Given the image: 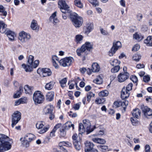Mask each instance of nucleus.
<instances>
[{
	"instance_id": "obj_33",
	"label": "nucleus",
	"mask_w": 152,
	"mask_h": 152,
	"mask_svg": "<svg viewBox=\"0 0 152 152\" xmlns=\"http://www.w3.org/2000/svg\"><path fill=\"white\" fill-rule=\"evenodd\" d=\"M23 91V87L22 86H20L19 87V90L18 91L16 94H14L13 97L15 98H19L22 92Z\"/></svg>"
},
{
	"instance_id": "obj_2",
	"label": "nucleus",
	"mask_w": 152,
	"mask_h": 152,
	"mask_svg": "<svg viewBox=\"0 0 152 152\" xmlns=\"http://www.w3.org/2000/svg\"><path fill=\"white\" fill-rule=\"evenodd\" d=\"M70 17L73 24L76 28L80 27L83 23V18L76 13L70 15Z\"/></svg>"
},
{
	"instance_id": "obj_39",
	"label": "nucleus",
	"mask_w": 152,
	"mask_h": 152,
	"mask_svg": "<svg viewBox=\"0 0 152 152\" xmlns=\"http://www.w3.org/2000/svg\"><path fill=\"white\" fill-rule=\"evenodd\" d=\"M109 94L108 91L107 90L101 91L99 93V96L100 97L106 96Z\"/></svg>"
},
{
	"instance_id": "obj_55",
	"label": "nucleus",
	"mask_w": 152,
	"mask_h": 152,
	"mask_svg": "<svg viewBox=\"0 0 152 152\" xmlns=\"http://www.w3.org/2000/svg\"><path fill=\"white\" fill-rule=\"evenodd\" d=\"M140 48V45L138 44H136L133 47L132 50V51H136L138 50Z\"/></svg>"
},
{
	"instance_id": "obj_12",
	"label": "nucleus",
	"mask_w": 152,
	"mask_h": 152,
	"mask_svg": "<svg viewBox=\"0 0 152 152\" xmlns=\"http://www.w3.org/2000/svg\"><path fill=\"white\" fill-rule=\"evenodd\" d=\"M129 74L128 72L120 73L118 76V81L120 82H123L129 77Z\"/></svg>"
},
{
	"instance_id": "obj_50",
	"label": "nucleus",
	"mask_w": 152,
	"mask_h": 152,
	"mask_svg": "<svg viewBox=\"0 0 152 152\" xmlns=\"http://www.w3.org/2000/svg\"><path fill=\"white\" fill-rule=\"evenodd\" d=\"M100 30L101 33L104 35H109V33L107 31L104 30L103 28H100Z\"/></svg>"
},
{
	"instance_id": "obj_22",
	"label": "nucleus",
	"mask_w": 152,
	"mask_h": 152,
	"mask_svg": "<svg viewBox=\"0 0 152 152\" xmlns=\"http://www.w3.org/2000/svg\"><path fill=\"white\" fill-rule=\"evenodd\" d=\"M25 92L26 94H31L34 88L33 86H29L28 85H26L24 87Z\"/></svg>"
},
{
	"instance_id": "obj_41",
	"label": "nucleus",
	"mask_w": 152,
	"mask_h": 152,
	"mask_svg": "<svg viewBox=\"0 0 152 152\" xmlns=\"http://www.w3.org/2000/svg\"><path fill=\"white\" fill-rule=\"evenodd\" d=\"M67 82V78H65L59 81L61 87L63 88L66 85V83Z\"/></svg>"
},
{
	"instance_id": "obj_63",
	"label": "nucleus",
	"mask_w": 152,
	"mask_h": 152,
	"mask_svg": "<svg viewBox=\"0 0 152 152\" xmlns=\"http://www.w3.org/2000/svg\"><path fill=\"white\" fill-rule=\"evenodd\" d=\"M56 12H55L53 13L50 16V21L51 22H52L53 19L56 18Z\"/></svg>"
},
{
	"instance_id": "obj_38",
	"label": "nucleus",
	"mask_w": 152,
	"mask_h": 152,
	"mask_svg": "<svg viewBox=\"0 0 152 152\" xmlns=\"http://www.w3.org/2000/svg\"><path fill=\"white\" fill-rule=\"evenodd\" d=\"M74 145L75 147V149L77 150H80L81 148L80 146V143L78 141H74L73 142Z\"/></svg>"
},
{
	"instance_id": "obj_18",
	"label": "nucleus",
	"mask_w": 152,
	"mask_h": 152,
	"mask_svg": "<svg viewBox=\"0 0 152 152\" xmlns=\"http://www.w3.org/2000/svg\"><path fill=\"white\" fill-rule=\"evenodd\" d=\"M53 107L51 105H48L46 106L44 109V112L45 114L50 113L53 111Z\"/></svg>"
},
{
	"instance_id": "obj_14",
	"label": "nucleus",
	"mask_w": 152,
	"mask_h": 152,
	"mask_svg": "<svg viewBox=\"0 0 152 152\" xmlns=\"http://www.w3.org/2000/svg\"><path fill=\"white\" fill-rule=\"evenodd\" d=\"M85 152H89L90 150L94 148V145L92 142L87 141L85 143Z\"/></svg>"
},
{
	"instance_id": "obj_45",
	"label": "nucleus",
	"mask_w": 152,
	"mask_h": 152,
	"mask_svg": "<svg viewBox=\"0 0 152 152\" xmlns=\"http://www.w3.org/2000/svg\"><path fill=\"white\" fill-rule=\"evenodd\" d=\"M105 101V99L103 97H102L96 99L95 101V102L97 104H101L104 103Z\"/></svg>"
},
{
	"instance_id": "obj_54",
	"label": "nucleus",
	"mask_w": 152,
	"mask_h": 152,
	"mask_svg": "<svg viewBox=\"0 0 152 152\" xmlns=\"http://www.w3.org/2000/svg\"><path fill=\"white\" fill-rule=\"evenodd\" d=\"M98 147L102 151H103V150H106L108 149V147L106 145H99Z\"/></svg>"
},
{
	"instance_id": "obj_7",
	"label": "nucleus",
	"mask_w": 152,
	"mask_h": 152,
	"mask_svg": "<svg viewBox=\"0 0 152 152\" xmlns=\"http://www.w3.org/2000/svg\"><path fill=\"white\" fill-rule=\"evenodd\" d=\"M121 44L120 41H118L115 43L114 42L112 47L109 51V56H113L118 48H121Z\"/></svg>"
},
{
	"instance_id": "obj_48",
	"label": "nucleus",
	"mask_w": 152,
	"mask_h": 152,
	"mask_svg": "<svg viewBox=\"0 0 152 152\" xmlns=\"http://www.w3.org/2000/svg\"><path fill=\"white\" fill-rule=\"evenodd\" d=\"M59 132H60V134L61 136L64 137L65 136L66 134V132L64 129H63L62 128H60L59 129Z\"/></svg>"
},
{
	"instance_id": "obj_52",
	"label": "nucleus",
	"mask_w": 152,
	"mask_h": 152,
	"mask_svg": "<svg viewBox=\"0 0 152 152\" xmlns=\"http://www.w3.org/2000/svg\"><path fill=\"white\" fill-rule=\"evenodd\" d=\"M66 7V8H60L61 12L64 14L67 13L69 12V11L68 9L69 7L68 6Z\"/></svg>"
},
{
	"instance_id": "obj_37",
	"label": "nucleus",
	"mask_w": 152,
	"mask_h": 152,
	"mask_svg": "<svg viewBox=\"0 0 152 152\" xmlns=\"http://www.w3.org/2000/svg\"><path fill=\"white\" fill-rule=\"evenodd\" d=\"M94 82L97 84H100L102 83V79L100 75H99L96 79L94 80Z\"/></svg>"
},
{
	"instance_id": "obj_17",
	"label": "nucleus",
	"mask_w": 152,
	"mask_h": 152,
	"mask_svg": "<svg viewBox=\"0 0 152 152\" xmlns=\"http://www.w3.org/2000/svg\"><path fill=\"white\" fill-rule=\"evenodd\" d=\"M5 33L10 40H14L15 34L14 32L10 30H7Z\"/></svg>"
},
{
	"instance_id": "obj_60",
	"label": "nucleus",
	"mask_w": 152,
	"mask_h": 152,
	"mask_svg": "<svg viewBox=\"0 0 152 152\" xmlns=\"http://www.w3.org/2000/svg\"><path fill=\"white\" fill-rule=\"evenodd\" d=\"M150 80V77L148 75L144 76L143 77V80L145 82H148Z\"/></svg>"
},
{
	"instance_id": "obj_10",
	"label": "nucleus",
	"mask_w": 152,
	"mask_h": 152,
	"mask_svg": "<svg viewBox=\"0 0 152 152\" xmlns=\"http://www.w3.org/2000/svg\"><path fill=\"white\" fill-rule=\"evenodd\" d=\"M83 125L85 128H86V132L87 134H89L92 132L94 129L96 128L95 126H94V128H91V123L89 120H84L83 121Z\"/></svg>"
},
{
	"instance_id": "obj_44",
	"label": "nucleus",
	"mask_w": 152,
	"mask_h": 152,
	"mask_svg": "<svg viewBox=\"0 0 152 152\" xmlns=\"http://www.w3.org/2000/svg\"><path fill=\"white\" fill-rule=\"evenodd\" d=\"M95 96V94H93L91 92H89L87 94V101L89 102L91 97H94Z\"/></svg>"
},
{
	"instance_id": "obj_13",
	"label": "nucleus",
	"mask_w": 152,
	"mask_h": 152,
	"mask_svg": "<svg viewBox=\"0 0 152 152\" xmlns=\"http://www.w3.org/2000/svg\"><path fill=\"white\" fill-rule=\"evenodd\" d=\"M129 92L127 91L124 87L122 88L121 93V98L123 99H125L129 97Z\"/></svg>"
},
{
	"instance_id": "obj_40",
	"label": "nucleus",
	"mask_w": 152,
	"mask_h": 152,
	"mask_svg": "<svg viewBox=\"0 0 152 152\" xmlns=\"http://www.w3.org/2000/svg\"><path fill=\"white\" fill-rule=\"evenodd\" d=\"M130 120L132 124L134 126H137L139 124V122L136 118H130Z\"/></svg>"
},
{
	"instance_id": "obj_57",
	"label": "nucleus",
	"mask_w": 152,
	"mask_h": 152,
	"mask_svg": "<svg viewBox=\"0 0 152 152\" xmlns=\"http://www.w3.org/2000/svg\"><path fill=\"white\" fill-rule=\"evenodd\" d=\"M39 63V61L38 60H35L34 62L32 63L33 67L34 68H36L38 65Z\"/></svg>"
},
{
	"instance_id": "obj_11",
	"label": "nucleus",
	"mask_w": 152,
	"mask_h": 152,
	"mask_svg": "<svg viewBox=\"0 0 152 152\" xmlns=\"http://www.w3.org/2000/svg\"><path fill=\"white\" fill-rule=\"evenodd\" d=\"M141 109L144 115L147 118H148L149 116H152V110L147 107L142 106Z\"/></svg>"
},
{
	"instance_id": "obj_30",
	"label": "nucleus",
	"mask_w": 152,
	"mask_h": 152,
	"mask_svg": "<svg viewBox=\"0 0 152 152\" xmlns=\"http://www.w3.org/2000/svg\"><path fill=\"white\" fill-rule=\"evenodd\" d=\"M144 42L148 46H152V36L148 37L144 41Z\"/></svg>"
},
{
	"instance_id": "obj_64",
	"label": "nucleus",
	"mask_w": 152,
	"mask_h": 152,
	"mask_svg": "<svg viewBox=\"0 0 152 152\" xmlns=\"http://www.w3.org/2000/svg\"><path fill=\"white\" fill-rule=\"evenodd\" d=\"M136 17L137 20L139 21H140L142 19V14L139 13L137 15Z\"/></svg>"
},
{
	"instance_id": "obj_32",
	"label": "nucleus",
	"mask_w": 152,
	"mask_h": 152,
	"mask_svg": "<svg viewBox=\"0 0 152 152\" xmlns=\"http://www.w3.org/2000/svg\"><path fill=\"white\" fill-rule=\"evenodd\" d=\"M93 25L91 23H88L86 25V29L85 31L86 33L88 34L93 29Z\"/></svg>"
},
{
	"instance_id": "obj_35",
	"label": "nucleus",
	"mask_w": 152,
	"mask_h": 152,
	"mask_svg": "<svg viewBox=\"0 0 152 152\" xmlns=\"http://www.w3.org/2000/svg\"><path fill=\"white\" fill-rule=\"evenodd\" d=\"M86 131L85 128H84L83 124L80 123L79 125V131L80 133L79 134H82L84 133Z\"/></svg>"
},
{
	"instance_id": "obj_43",
	"label": "nucleus",
	"mask_w": 152,
	"mask_h": 152,
	"mask_svg": "<svg viewBox=\"0 0 152 152\" xmlns=\"http://www.w3.org/2000/svg\"><path fill=\"white\" fill-rule=\"evenodd\" d=\"M120 64V61L117 59H114L111 63V64L113 66H119Z\"/></svg>"
},
{
	"instance_id": "obj_61",
	"label": "nucleus",
	"mask_w": 152,
	"mask_h": 152,
	"mask_svg": "<svg viewBox=\"0 0 152 152\" xmlns=\"http://www.w3.org/2000/svg\"><path fill=\"white\" fill-rule=\"evenodd\" d=\"M44 126V125L40 122L37 123L36 125V127L38 129H41Z\"/></svg>"
},
{
	"instance_id": "obj_16",
	"label": "nucleus",
	"mask_w": 152,
	"mask_h": 152,
	"mask_svg": "<svg viewBox=\"0 0 152 152\" xmlns=\"http://www.w3.org/2000/svg\"><path fill=\"white\" fill-rule=\"evenodd\" d=\"M36 138L35 136L31 133L27 134L24 137V139L26 141H28L30 142L34 140Z\"/></svg>"
},
{
	"instance_id": "obj_62",
	"label": "nucleus",
	"mask_w": 152,
	"mask_h": 152,
	"mask_svg": "<svg viewBox=\"0 0 152 152\" xmlns=\"http://www.w3.org/2000/svg\"><path fill=\"white\" fill-rule=\"evenodd\" d=\"M48 127H45L43 129H41L39 132L40 134L44 133L48 130Z\"/></svg>"
},
{
	"instance_id": "obj_3",
	"label": "nucleus",
	"mask_w": 152,
	"mask_h": 152,
	"mask_svg": "<svg viewBox=\"0 0 152 152\" xmlns=\"http://www.w3.org/2000/svg\"><path fill=\"white\" fill-rule=\"evenodd\" d=\"M93 44L89 42H86L83 45L81 48L77 50L76 52L79 56H81L84 53H85L86 51H90L93 48Z\"/></svg>"
},
{
	"instance_id": "obj_23",
	"label": "nucleus",
	"mask_w": 152,
	"mask_h": 152,
	"mask_svg": "<svg viewBox=\"0 0 152 152\" xmlns=\"http://www.w3.org/2000/svg\"><path fill=\"white\" fill-rule=\"evenodd\" d=\"M31 28L33 30H38L39 26H38L37 21L34 20H33L31 23Z\"/></svg>"
},
{
	"instance_id": "obj_8",
	"label": "nucleus",
	"mask_w": 152,
	"mask_h": 152,
	"mask_svg": "<svg viewBox=\"0 0 152 152\" xmlns=\"http://www.w3.org/2000/svg\"><path fill=\"white\" fill-rule=\"evenodd\" d=\"M31 38V36L29 34L25 32L24 31H22L19 33L18 39L22 42H27Z\"/></svg>"
},
{
	"instance_id": "obj_21",
	"label": "nucleus",
	"mask_w": 152,
	"mask_h": 152,
	"mask_svg": "<svg viewBox=\"0 0 152 152\" xmlns=\"http://www.w3.org/2000/svg\"><path fill=\"white\" fill-rule=\"evenodd\" d=\"M54 93L51 91L48 92L46 95V99L48 101H52L54 98Z\"/></svg>"
},
{
	"instance_id": "obj_29",
	"label": "nucleus",
	"mask_w": 152,
	"mask_h": 152,
	"mask_svg": "<svg viewBox=\"0 0 152 152\" xmlns=\"http://www.w3.org/2000/svg\"><path fill=\"white\" fill-rule=\"evenodd\" d=\"M59 7L60 8H66L68 6L66 4L64 0H59L58 2Z\"/></svg>"
},
{
	"instance_id": "obj_20",
	"label": "nucleus",
	"mask_w": 152,
	"mask_h": 152,
	"mask_svg": "<svg viewBox=\"0 0 152 152\" xmlns=\"http://www.w3.org/2000/svg\"><path fill=\"white\" fill-rule=\"evenodd\" d=\"M140 110L137 108L134 109L132 112V115L136 118H138L140 116Z\"/></svg>"
},
{
	"instance_id": "obj_27",
	"label": "nucleus",
	"mask_w": 152,
	"mask_h": 152,
	"mask_svg": "<svg viewBox=\"0 0 152 152\" xmlns=\"http://www.w3.org/2000/svg\"><path fill=\"white\" fill-rule=\"evenodd\" d=\"M133 37L134 39L137 40L138 41H140L143 39V36L140 34H138L136 32L133 35Z\"/></svg>"
},
{
	"instance_id": "obj_49",
	"label": "nucleus",
	"mask_w": 152,
	"mask_h": 152,
	"mask_svg": "<svg viewBox=\"0 0 152 152\" xmlns=\"http://www.w3.org/2000/svg\"><path fill=\"white\" fill-rule=\"evenodd\" d=\"M132 58L136 61H139L141 58V56L138 54H135L133 56Z\"/></svg>"
},
{
	"instance_id": "obj_51",
	"label": "nucleus",
	"mask_w": 152,
	"mask_h": 152,
	"mask_svg": "<svg viewBox=\"0 0 152 152\" xmlns=\"http://www.w3.org/2000/svg\"><path fill=\"white\" fill-rule=\"evenodd\" d=\"M30 142H28V141H26V139H24V140L22 142V144L24 147H28L29 146Z\"/></svg>"
},
{
	"instance_id": "obj_53",
	"label": "nucleus",
	"mask_w": 152,
	"mask_h": 152,
	"mask_svg": "<svg viewBox=\"0 0 152 152\" xmlns=\"http://www.w3.org/2000/svg\"><path fill=\"white\" fill-rule=\"evenodd\" d=\"M132 83H130L127 85L126 88H125V89H126L127 91L129 92L130 91L132 90Z\"/></svg>"
},
{
	"instance_id": "obj_47",
	"label": "nucleus",
	"mask_w": 152,
	"mask_h": 152,
	"mask_svg": "<svg viewBox=\"0 0 152 152\" xmlns=\"http://www.w3.org/2000/svg\"><path fill=\"white\" fill-rule=\"evenodd\" d=\"M34 60V57L32 55H30L29 56L28 62L29 64L32 66V63Z\"/></svg>"
},
{
	"instance_id": "obj_24",
	"label": "nucleus",
	"mask_w": 152,
	"mask_h": 152,
	"mask_svg": "<svg viewBox=\"0 0 152 152\" xmlns=\"http://www.w3.org/2000/svg\"><path fill=\"white\" fill-rule=\"evenodd\" d=\"M7 25L3 21H0V31L1 33H3L6 31Z\"/></svg>"
},
{
	"instance_id": "obj_28",
	"label": "nucleus",
	"mask_w": 152,
	"mask_h": 152,
	"mask_svg": "<svg viewBox=\"0 0 152 152\" xmlns=\"http://www.w3.org/2000/svg\"><path fill=\"white\" fill-rule=\"evenodd\" d=\"M92 140L94 142L100 144H104L106 142V141L104 139L100 138H93Z\"/></svg>"
},
{
	"instance_id": "obj_5",
	"label": "nucleus",
	"mask_w": 152,
	"mask_h": 152,
	"mask_svg": "<svg viewBox=\"0 0 152 152\" xmlns=\"http://www.w3.org/2000/svg\"><path fill=\"white\" fill-rule=\"evenodd\" d=\"M21 118V113L18 111H16L14 112L12 115V127H13L20 120Z\"/></svg>"
},
{
	"instance_id": "obj_1",
	"label": "nucleus",
	"mask_w": 152,
	"mask_h": 152,
	"mask_svg": "<svg viewBox=\"0 0 152 152\" xmlns=\"http://www.w3.org/2000/svg\"><path fill=\"white\" fill-rule=\"evenodd\" d=\"M9 140L7 136L4 135L3 137L0 134V152H4L11 148V145L9 142Z\"/></svg>"
},
{
	"instance_id": "obj_9",
	"label": "nucleus",
	"mask_w": 152,
	"mask_h": 152,
	"mask_svg": "<svg viewBox=\"0 0 152 152\" xmlns=\"http://www.w3.org/2000/svg\"><path fill=\"white\" fill-rule=\"evenodd\" d=\"M128 104V102L126 100H125L122 102H115L114 103L113 106L115 108H117L120 105H121L123 109L122 112H124L125 111L126 106Z\"/></svg>"
},
{
	"instance_id": "obj_42",
	"label": "nucleus",
	"mask_w": 152,
	"mask_h": 152,
	"mask_svg": "<svg viewBox=\"0 0 152 152\" xmlns=\"http://www.w3.org/2000/svg\"><path fill=\"white\" fill-rule=\"evenodd\" d=\"M75 4V6L80 8H82L83 5L81 2L79 0H75L74 1Z\"/></svg>"
},
{
	"instance_id": "obj_34",
	"label": "nucleus",
	"mask_w": 152,
	"mask_h": 152,
	"mask_svg": "<svg viewBox=\"0 0 152 152\" xmlns=\"http://www.w3.org/2000/svg\"><path fill=\"white\" fill-rule=\"evenodd\" d=\"M55 83L53 81H51L48 83L46 84L45 88L46 89L48 90L51 89L53 87Z\"/></svg>"
},
{
	"instance_id": "obj_56",
	"label": "nucleus",
	"mask_w": 152,
	"mask_h": 152,
	"mask_svg": "<svg viewBox=\"0 0 152 152\" xmlns=\"http://www.w3.org/2000/svg\"><path fill=\"white\" fill-rule=\"evenodd\" d=\"M88 1L94 6H96L98 5V3L97 0H89Z\"/></svg>"
},
{
	"instance_id": "obj_25",
	"label": "nucleus",
	"mask_w": 152,
	"mask_h": 152,
	"mask_svg": "<svg viewBox=\"0 0 152 152\" xmlns=\"http://www.w3.org/2000/svg\"><path fill=\"white\" fill-rule=\"evenodd\" d=\"M22 67L25 69L26 72H31L32 71L33 65L31 66L29 64V65H26L24 64H23L22 65Z\"/></svg>"
},
{
	"instance_id": "obj_26",
	"label": "nucleus",
	"mask_w": 152,
	"mask_h": 152,
	"mask_svg": "<svg viewBox=\"0 0 152 152\" xmlns=\"http://www.w3.org/2000/svg\"><path fill=\"white\" fill-rule=\"evenodd\" d=\"M74 125L72 124L70 122H66L64 125L62 127L63 129H68L71 127H72V129L74 128Z\"/></svg>"
},
{
	"instance_id": "obj_4",
	"label": "nucleus",
	"mask_w": 152,
	"mask_h": 152,
	"mask_svg": "<svg viewBox=\"0 0 152 152\" xmlns=\"http://www.w3.org/2000/svg\"><path fill=\"white\" fill-rule=\"evenodd\" d=\"M44 99L43 95L39 91H35L33 94V99L35 104L42 103Z\"/></svg>"
},
{
	"instance_id": "obj_36",
	"label": "nucleus",
	"mask_w": 152,
	"mask_h": 152,
	"mask_svg": "<svg viewBox=\"0 0 152 152\" xmlns=\"http://www.w3.org/2000/svg\"><path fill=\"white\" fill-rule=\"evenodd\" d=\"M0 12L1 13V15L6 16L7 15V12L4 7L2 5H0Z\"/></svg>"
},
{
	"instance_id": "obj_31",
	"label": "nucleus",
	"mask_w": 152,
	"mask_h": 152,
	"mask_svg": "<svg viewBox=\"0 0 152 152\" xmlns=\"http://www.w3.org/2000/svg\"><path fill=\"white\" fill-rule=\"evenodd\" d=\"M83 38V37L82 35L78 34L75 36V40L77 44L80 43Z\"/></svg>"
},
{
	"instance_id": "obj_59",
	"label": "nucleus",
	"mask_w": 152,
	"mask_h": 152,
	"mask_svg": "<svg viewBox=\"0 0 152 152\" xmlns=\"http://www.w3.org/2000/svg\"><path fill=\"white\" fill-rule=\"evenodd\" d=\"M131 80L134 82L136 83L138 81L137 77L136 76H132L130 77Z\"/></svg>"
},
{
	"instance_id": "obj_15",
	"label": "nucleus",
	"mask_w": 152,
	"mask_h": 152,
	"mask_svg": "<svg viewBox=\"0 0 152 152\" xmlns=\"http://www.w3.org/2000/svg\"><path fill=\"white\" fill-rule=\"evenodd\" d=\"M43 77L49 76L51 75V72L50 69L47 68H42L41 70Z\"/></svg>"
},
{
	"instance_id": "obj_6",
	"label": "nucleus",
	"mask_w": 152,
	"mask_h": 152,
	"mask_svg": "<svg viewBox=\"0 0 152 152\" xmlns=\"http://www.w3.org/2000/svg\"><path fill=\"white\" fill-rule=\"evenodd\" d=\"M73 58L71 57L65 58L60 60L59 61L60 65L64 67L69 66L72 63Z\"/></svg>"
},
{
	"instance_id": "obj_46",
	"label": "nucleus",
	"mask_w": 152,
	"mask_h": 152,
	"mask_svg": "<svg viewBox=\"0 0 152 152\" xmlns=\"http://www.w3.org/2000/svg\"><path fill=\"white\" fill-rule=\"evenodd\" d=\"M114 67L112 68L111 69V72L113 73H116L120 69L119 66H114Z\"/></svg>"
},
{
	"instance_id": "obj_19",
	"label": "nucleus",
	"mask_w": 152,
	"mask_h": 152,
	"mask_svg": "<svg viewBox=\"0 0 152 152\" xmlns=\"http://www.w3.org/2000/svg\"><path fill=\"white\" fill-rule=\"evenodd\" d=\"M92 72H99L100 70V66L98 64L94 63L92 65Z\"/></svg>"
},
{
	"instance_id": "obj_58",
	"label": "nucleus",
	"mask_w": 152,
	"mask_h": 152,
	"mask_svg": "<svg viewBox=\"0 0 152 152\" xmlns=\"http://www.w3.org/2000/svg\"><path fill=\"white\" fill-rule=\"evenodd\" d=\"M80 104L81 103L79 102L74 104L73 107V108L76 110H78L80 108Z\"/></svg>"
}]
</instances>
